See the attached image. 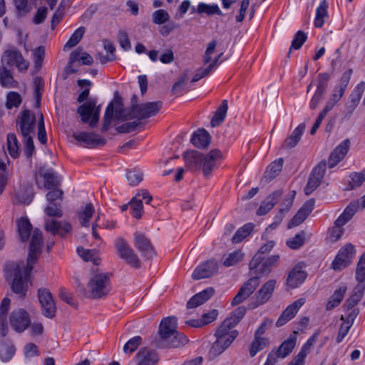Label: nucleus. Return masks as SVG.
Segmentation results:
<instances>
[{
	"label": "nucleus",
	"instance_id": "nucleus-40",
	"mask_svg": "<svg viewBox=\"0 0 365 365\" xmlns=\"http://www.w3.org/2000/svg\"><path fill=\"white\" fill-rule=\"evenodd\" d=\"M197 11L199 14H206L208 16L219 15L222 16L223 13L220 9L217 4H207L205 3H200L195 10L192 8V13Z\"/></svg>",
	"mask_w": 365,
	"mask_h": 365
},
{
	"label": "nucleus",
	"instance_id": "nucleus-52",
	"mask_svg": "<svg viewBox=\"0 0 365 365\" xmlns=\"http://www.w3.org/2000/svg\"><path fill=\"white\" fill-rule=\"evenodd\" d=\"M364 91L365 82L361 81L355 86L353 91L350 94L349 102L351 103L352 104L359 105Z\"/></svg>",
	"mask_w": 365,
	"mask_h": 365
},
{
	"label": "nucleus",
	"instance_id": "nucleus-17",
	"mask_svg": "<svg viewBox=\"0 0 365 365\" xmlns=\"http://www.w3.org/2000/svg\"><path fill=\"white\" fill-rule=\"evenodd\" d=\"M134 245L140 252L141 255L146 258H151L155 254L150 240L143 233L138 232L134 233Z\"/></svg>",
	"mask_w": 365,
	"mask_h": 365
},
{
	"label": "nucleus",
	"instance_id": "nucleus-4",
	"mask_svg": "<svg viewBox=\"0 0 365 365\" xmlns=\"http://www.w3.org/2000/svg\"><path fill=\"white\" fill-rule=\"evenodd\" d=\"M43 245V237L41 231L36 228L34 230L31 240L29 245V250L27 258V265L24 270V278L26 280L30 277L34 269V264L36 262Z\"/></svg>",
	"mask_w": 365,
	"mask_h": 365
},
{
	"label": "nucleus",
	"instance_id": "nucleus-23",
	"mask_svg": "<svg viewBox=\"0 0 365 365\" xmlns=\"http://www.w3.org/2000/svg\"><path fill=\"white\" fill-rule=\"evenodd\" d=\"M134 359L136 365H156L159 357L155 351L143 348L136 354Z\"/></svg>",
	"mask_w": 365,
	"mask_h": 365
},
{
	"label": "nucleus",
	"instance_id": "nucleus-61",
	"mask_svg": "<svg viewBox=\"0 0 365 365\" xmlns=\"http://www.w3.org/2000/svg\"><path fill=\"white\" fill-rule=\"evenodd\" d=\"M344 225H339L337 223V219L334 222V225L329 230V237L331 241L336 242L344 234V229L342 227Z\"/></svg>",
	"mask_w": 365,
	"mask_h": 365
},
{
	"label": "nucleus",
	"instance_id": "nucleus-35",
	"mask_svg": "<svg viewBox=\"0 0 365 365\" xmlns=\"http://www.w3.org/2000/svg\"><path fill=\"white\" fill-rule=\"evenodd\" d=\"M0 85L3 88H16L18 82L14 78L6 66H0Z\"/></svg>",
	"mask_w": 365,
	"mask_h": 365
},
{
	"label": "nucleus",
	"instance_id": "nucleus-50",
	"mask_svg": "<svg viewBox=\"0 0 365 365\" xmlns=\"http://www.w3.org/2000/svg\"><path fill=\"white\" fill-rule=\"evenodd\" d=\"M15 354V348L10 341H0V358L2 361L10 360Z\"/></svg>",
	"mask_w": 365,
	"mask_h": 365
},
{
	"label": "nucleus",
	"instance_id": "nucleus-14",
	"mask_svg": "<svg viewBox=\"0 0 365 365\" xmlns=\"http://www.w3.org/2000/svg\"><path fill=\"white\" fill-rule=\"evenodd\" d=\"M72 136L76 141L83 143V146L88 148H95L106 143L105 138L94 133H74Z\"/></svg>",
	"mask_w": 365,
	"mask_h": 365
},
{
	"label": "nucleus",
	"instance_id": "nucleus-59",
	"mask_svg": "<svg viewBox=\"0 0 365 365\" xmlns=\"http://www.w3.org/2000/svg\"><path fill=\"white\" fill-rule=\"evenodd\" d=\"M322 180V179L311 174L304 188L305 195H311L319 186Z\"/></svg>",
	"mask_w": 365,
	"mask_h": 365
},
{
	"label": "nucleus",
	"instance_id": "nucleus-58",
	"mask_svg": "<svg viewBox=\"0 0 365 365\" xmlns=\"http://www.w3.org/2000/svg\"><path fill=\"white\" fill-rule=\"evenodd\" d=\"M307 39V34L302 31H298L292 41L291 47L289 48V52L292 48L297 50L299 49L302 45L304 43V42Z\"/></svg>",
	"mask_w": 365,
	"mask_h": 365
},
{
	"label": "nucleus",
	"instance_id": "nucleus-1",
	"mask_svg": "<svg viewBox=\"0 0 365 365\" xmlns=\"http://www.w3.org/2000/svg\"><path fill=\"white\" fill-rule=\"evenodd\" d=\"M279 259V255H273L267 257H259L256 261H254L253 257L250 262L249 267L251 274H255L256 276L251 277L242 285L237 294L232 299V305H238L246 300L258 287L260 276L270 273L272 268L277 264Z\"/></svg>",
	"mask_w": 365,
	"mask_h": 365
},
{
	"label": "nucleus",
	"instance_id": "nucleus-5",
	"mask_svg": "<svg viewBox=\"0 0 365 365\" xmlns=\"http://www.w3.org/2000/svg\"><path fill=\"white\" fill-rule=\"evenodd\" d=\"M114 247L116 255L128 265L135 269L140 267L141 262L138 255L123 238H118Z\"/></svg>",
	"mask_w": 365,
	"mask_h": 365
},
{
	"label": "nucleus",
	"instance_id": "nucleus-29",
	"mask_svg": "<svg viewBox=\"0 0 365 365\" xmlns=\"http://www.w3.org/2000/svg\"><path fill=\"white\" fill-rule=\"evenodd\" d=\"M190 140L196 148L204 149L207 148L210 143V135L205 129L201 128L192 134Z\"/></svg>",
	"mask_w": 365,
	"mask_h": 365
},
{
	"label": "nucleus",
	"instance_id": "nucleus-48",
	"mask_svg": "<svg viewBox=\"0 0 365 365\" xmlns=\"http://www.w3.org/2000/svg\"><path fill=\"white\" fill-rule=\"evenodd\" d=\"M7 148L9 155L13 158H17L19 156V143L16 134L9 133L7 135Z\"/></svg>",
	"mask_w": 365,
	"mask_h": 365
},
{
	"label": "nucleus",
	"instance_id": "nucleus-43",
	"mask_svg": "<svg viewBox=\"0 0 365 365\" xmlns=\"http://www.w3.org/2000/svg\"><path fill=\"white\" fill-rule=\"evenodd\" d=\"M255 225L253 223L249 222L239 228L232 237V242L237 244L241 242L245 238L250 235L253 230Z\"/></svg>",
	"mask_w": 365,
	"mask_h": 365
},
{
	"label": "nucleus",
	"instance_id": "nucleus-15",
	"mask_svg": "<svg viewBox=\"0 0 365 365\" xmlns=\"http://www.w3.org/2000/svg\"><path fill=\"white\" fill-rule=\"evenodd\" d=\"M161 101L141 103L133 114V118L141 120L155 115L162 107Z\"/></svg>",
	"mask_w": 365,
	"mask_h": 365
},
{
	"label": "nucleus",
	"instance_id": "nucleus-10",
	"mask_svg": "<svg viewBox=\"0 0 365 365\" xmlns=\"http://www.w3.org/2000/svg\"><path fill=\"white\" fill-rule=\"evenodd\" d=\"M354 255V246L351 243L346 244L338 252V254L331 263V267L334 270H341L346 267L351 263Z\"/></svg>",
	"mask_w": 365,
	"mask_h": 365
},
{
	"label": "nucleus",
	"instance_id": "nucleus-22",
	"mask_svg": "<svg viewBox=\"0 0 365 365\" xmlns=\"http://www.w3.org/2000/svg\"><path fill=\"white\" fill-rule=\"evenodd\" d=\"M349 139H345L331 153L328 163L329 168H334L344 159L350 148Z\"/></svg>",
	"mask_w": 365,
	"mask_h": 365
},
{
	"label": "nucleus",
	"instance_id": "nucleus-34",
	"mask_svg": "<svg viewBox=\"0 0 365 365\" xmlns=\"http://www.w3.org/2000/svg\"><path fill=\"white\" fill-rule=\"evenodd\" d=\"M115 119L124 121L126 120L133 119V115L129 113V109H125L123 108V104L122 102V99L120 97L117 96V93L115 94Z\"/></svg>",
	"mask_w": 365,
	"mask_h": 365
},
{
	"label": "nucleus",
	"instance_id": "nucleus-21",
	"mask_svg": "<svg viewBox=\"0 0 365 365\" xmlns=\"http://www.w3.org/2000/svg\"><path fill=\"white\" fill-rule=\"evenodd\" d=\"M216 341L210 349V357L215 358L224 352L235 340V335H230L228 338L222 335H215Z\"/></svg>",
	"mask_w": 365,
	"mask_h": 365
},
{
	"label": "nucleus",
	"instance_id": "nucleus-9",
	"mask_svg": "<svg viewBox=\"0 0 365 365\" xmlns=\"http://www.w3.org/2000/svg\"><path fill=\"white\" fill-rule=\"evenodd\" d=\"M1 66L11 67L15 66L19 71L28 69L29 63L26 61L22 54L17 50H6L1 56Z\"/></svg>",
	"mask_w": 365,
	"mask_h": 365
},
{
	"label": "nucleus",
	"instance_id": "nucleus-19",
	"mask_svg": "<svg viewBox=\"0 0 365 365\" xmlns=\"http://www.w3.org/2000/svg\"><path fill=\"white\" fill-rule=\"evenodd\" d=\"M44 228L53 235H58L64 237L71 232L72 227L68 222H60L56 220L46 218Z\"/></svg>",
	"mask_w": 365,
	"mask_h": 365
},
{
	"label": "nucleus",
	"instance_id": "nucleus-63",
	"mask_svg": "<svg viewBox=\"0 0 365 365\" xmlns=\"http://www.w3.org/2000/svg\"><path fill=\"white\" fill-rule=\"evenodd\" d=\"M142 125L140 120L125 123L115 128L116 130L120 133H128L136 130L138 126Z\"/></svg>",
	"mask_w": 365,
	"mask_h": 365
},
{
	"label": "nucleus",
	"instance_id": "nucleus-18",
	"mask_svg": "<svg viewBox=\"0 0 365 365\" xmlns=\"http://www.w3.org/2000/svg\"><path fill=\"white\" fill-rule=\"evenodd\" d=\"M304 303L305 299L304 298H300L289 305L279 316L276 322V326L277 327H282L288 321L291 320L297 314L299 308L302 307Z\"/></svg>",
	"mask_w": 365,
	"mask_h": 365
},
{
	"label": "nucleus",
	"instance_id": "nucleus-42",
	"mask_svg": "<svg viewBox=\"0 0 365 365\" xmlns=\"http://www.w3.org/2000/svg\"><path fill=\"white\" fill-rule=\"evenodd\" d=\"M328 3L326 0L321 1L320 5L317 8L314 26L321 28L324 24V18L328 16Z\"/></svg>",
	"mask_w": 365,
	"mask_h": 365
},
{
	"label": "nucleus",
	"instance_id": "nucleus-64",
	"mask_svg": "<svg viewBox=\"0 0 365 365\" xmlns=\"http://www.w3.org/2000/svg\"><path fill=\"white\" fill-rule=\"evenodd\" d=\"M187 74L184 73L182 75L173 86L172 93L173 94H178L184 91L187 87Z\"/></svg>",
	"mask_w": 365,
	"mask_h": 365
},
{
	"label": "nucleus",
	"instance_id": "nucleus-16",
	"mask_svg": "<svg viewBox=\"0 0 365 365\" xmlns=\"http://www.w3.org/2000/svg\"><path fill=\"white\" fill-rule=\"evenodd\" d=\"M275 279H269L255 294L256 301L250 305V309H255L265 304L272 296L276 285Z\"/></svg>",
	"mask_w": 365,
	"mask_h": 365
},
{
	"label": "nucleus",
	"instance_id": "nucleus-46",
	"mask_svg": "<svg viewBox=\"0 0 365 365\" xmlns=\"http://www.w3.org/2000/svg\"><path fill=\"white\" fill-rule=\"evenodd\" d=\"M131 214L137 219L142 217L143 212V205L142 198H140V193H137L130 202Z\"/></svg>",
	"mask_w": 365,
	"mask_h": 365
},
{
	"label": "nucleus",
	"instance_id": "nucleus-27",
	"mask_svg": "<svg viewBox=\"0 0 365 365\" xmlns=\"http://www.w3.org/2000/svg\"><path fill=\"white\" fill-rule=\"evenodd\" d=\"M178 320L175 317H167L162 319L159 325L158 339L167 337L170 334L177 331Z\"/></svg>",
	"mask_w": 365,
	"mask_h": 365
},
{
	"label": "nucleus",
	"instance_id": "nucleus-49",
	"mask_svg": "<svg viewBox=\"0 0 365 365\" xmlns=\"http://www.w3.org/2000/svg\"><path fill=\"white\" fill-rule=\"evenodd\" d=\"M244 253L240 250H237L234 252L230 253L227 256H224L222 258V264L225 267H231L234 266L244 258Z\"/></svg>",
	"mask_w": 365,
	"mask_h": 365
},
{
	"label": "nucleus",
	"instance_id": "nucleus-51",
	"mask_svg": "<svg viewBox=\"0 0 365 365\" xmlns=\"http://www.w3.org/2000/svg\"><path fill=\"white\" fill-rule=\"evenodd\" d=\"M305 236V232L301 231L294 237L287 240L286 245L292 250H298L304 244Z\"/></svg>",
	"mask_w": 365,
	"mask_h": 365
},
{
	"label": "nucleus",
	"instance_id": "nucleus-37",
	"mask_svg": "<svg viewBox=\"0 0 365 365\" xmlns=\"http://www.w3.org/2000/svg\"><path fill=\"white\" fill-rule=\"evenodd\" d=\"M18 232L22 242H26L30 237L32 225L28 218L21 217L17 221Z\"/></svg>",
	"mask_w": 365,
	"mask_h": 365
},
{
	"label": "nucleus",
	"instance_id": "nucleus-12",
	"mask_svg": "<svg viewBox=\"0 0 365 365\" xmlns=\"http://www.w3.org/2000/svg\"><path fill=\"white\" fill-rule=\"evenodd\" d=\"M31 324L29 313L23 309L14 310L10 314V324L17 332L26 330Z\"/></svg>",
	"mask_w": 365,
	"mask_h": 365
},
{
	"label": "nucleus",
	"instance_id": "nucleus-30",
	"mask_svg": "<svg viewBox=\"0 0 365 365\" xmlns=\"http://www.w3.org/2000/svg\"><path fill=\"white\" fill-rule=\"evenodd\" d=\"M305 129L304 123L299 124L283 142L282 148L284 149H291L294 148L301 139Z\"/></svg>",
	"mask_w": 365,
	"mask_h": 365
},
{
	"label": "nucleus",
	"instance_id": "nucleus-38",
	"mask_svg": "<svg viewBox=\"0 0 365 365\" xmlns=\"http://www.w3.org/2000/svg\"><path fill=\"white\" fill-rule=\"evenodd\" d=\"M346 289L347 287L346 286H341L339 289L334 291L333 295L329 298L326 305L327 310H331L339 305L344 298Z\"/></svg>",
	"mask_w": 365,
	"mask_h": 365
},
{
	"label": "nucleus",
	"instance_id": "nucleus-11",
	"mask_svg": "<svg viewBox=\"0 0 365 365\" xmlns=\"http://www.w3.org/2000/svg\"><path fill=\"white\" fill-rule=\"evenodd\" d=\"M188 342L187 337L181 332L175 331L167 337L155 340V346L158 349L179 348Z\"/></svg>",
	"mask_w": 365,
	"mask_h": 365
},
{
	"label": "nucleus",
	"instance_id": "nucleus-7",
	"mask_svg": "<svg viewBox=\"0 0 365 365\" xmlns=\"http://www.w3.org/2000/svg\"><path fill=\"white\" fill-rule=\"evenodd\" d=\"M36 123V115L28 109L23 110L16 119L17 130L23 137L31 135L34 133Z\"/></svg>",
	"mask_w": 365,
	"mask_h": 365
},
{
	"label": "nucleus",
	"instance_id": "nucleus-62",
	"mask_svg": "<svg viewBox=\"0 0 365 365\" xmlns=\"http://www.w3.org/2000/svg\"><path fill=\"white\" fill-rule=\"evenodd\" d=\"M126 177L129 185L135 186L143 180V174L140 170H133L128 171Z\"/></svg>",
	"mask_w": 365,
	"mask_h": 365
},
{
	"label": "nucleus",
	"instance_id": "nucleus-39",
	"mask_svg": "<svg viewBox=\"0 0 365 365\" xmlns=\"http://www.w3.org/2000/svg\"><path fill=\"white\" fill-rule=\"evenodd\" d=\"M231 319H227V318L222 322L220 326L217 329L215 335H222L228 338L230 335H235V339L238 336V331L235 329H232L235 324H233Z\"/></svg>",
	"mask_w": 365,
	"mask_h": 365
},
{
	"label": "nucleus",
	"instance_id": "nucleus-6",
	"mask_svg": "<svg viewBox=\"0 0 365 365\" xmlns=\"http://www.w3.org/2000/svg\"><path fill=\"white\" fill-rule=\"evenodd\" d=\"M77 113L80 115L83 123H89L90 128H95L100 118L101 107H96L95 101H89L77 108Z\"/></svg>",
	"mask_w": 365,
	"mask_h": 365
},
{
	"label": "nucleus",
	"instance_id": "nucleus-31",
	"mask_svg": "<svg viewBox=\"0 0 365 365\" xmlns=\"http://www.w3.org/2000/svg\"><path fill=\"white\" fill-rule=\"evenodd\" d=\"M359 208V201H351L344 209V212L337 218V223L341 225L346 224L354 215Z\"/></svg>",
	"mask_w": 365,
	"mask_h": 365
},
{
	"label": "nucleus",
	"instance_id": "nucleus-8",
	"mask_svg": "<svg viewBox=\"0 0 365 365\" xmlns=\"http://www.w3.org/2000/svg\"><path fill=\"white\" fill-rule=\"evenodd\" d=\"M37 295L42 314L48 319L53 318L56 315V307L51 292L46 288H39L37 290Z\"/></svg>",
	"mask_w": 365,
	"mask_h": 365
},
{
	"label": "nucleus",
	"instance_id": "nucleus-47",
	"mask_svg": "<svg viewBox=\"0 0 365 365\" xmlns=\"http://www.w3.org/2000/svg\"><path fill=\"white\" fill-rule=\"evenodd\" d=\"M94 207L91 203L86 204L82 211L78 212V216L81 225L88 227L89 221L94 213Z\"/></svg>",
	"mask_w": 365,
	"mask_h": 365
},
{
	"label": "nucleus",
	"instance_id": "nucleus-20",
	"mask_svg": "<svg viewBox=\"0 0 365 365\" xmlns=\"http://www.w3.org/2000/svg\"><path fill=\"white\" fill-rule=\"evenodd\" d=\"M314 207V200L311 199L304 203L302 207L298 210L296 215L292 218L288 224V228L291 229L294 227L299 225L302 223Z\"/></svg>",
	"mask_w": 365,
	"mask_h": 365
},
{
	"label": "nucleus",
	"instance_id": "nucleus-45",
	"mask_svg": "<svg viewBox=\"0 0 365 365\" xmlns=\"http://www.w3.org/2000/svg\"><path fill=\"white\" fill-rule=\"evenodd\" d=\"M282 158H279L273 161L266 170L264 175V178L266 179V180H271L274 178L282 170Z\"/></svg>",
	"mask_w": 365,
	"mask_h": 365
},
{
	"label": "nucleus",
	"instance_id": "nucleus-33",
	"mask_svg": "<svg viewBox=\"0 0 365 365\" xmlns=\"http://www.w3.org/2000/svg\"><path fill=\"white\" fill-rule=\"evenodd\" d=\"M297 332H294L285 339L276 350L281 358L287 357L294 349L297 344Z\"/></svg>",
	"mask_w": 365,
	"mask_h": 365
},
{
	"label": "nucleus",
	"instance_id": "nucleus-36",
	"mask_svg": "<svg viewBox=\"0 0 365 365\" xmlns=\"http://www.w3.org/2000/svg\"><path fill=\"white\" fill-rule=\"evenodd\" d=\"M228 110V102L227 100H223L222 104L217 108L213 117L210 120L212 127L220 125L225 120Z\"/></svg>",
	"mask_w": 365,
	"mask_h": 365
},
{
	"label": "nucleus",
	"instance_id": "nucleus-24",
	"mask_svg": "<svg viewBox=\"0 0 365 365\" xmlns=\"http://www.w3.org/2000/svg\"><path fill=\"white\" fill-rule=\"evenodd\" d=\"M307 277V272L302 270V267L299 264H297L289 272L287 285L290 289H295L304 282Z\"/></svg>",
	"mask_w": 365,
	"mask_h": 365
},
{
	"label": "nucleus",
	"instance_id": "nucleus-32",
	"mask_svg": "<svg viewBox=\"0 0 365 365\" xmlns=\"http://www.w3.org/2000/svg\"><path fill=\"white\" fill-rule=\"evenodd\" d=\"M365 291V282L359 283L353 290L352 295L346 299L345 306L347 310L353 309L361 299Z\"/></svg>",
	"mask_w": 365,
	"mask_h": 365
},
{
	"label": "nucleus",
	"instance_id": "nucleus-2",
	"mask_svg": "<svg viewBox=\"0 0 365 365\" xmlns=\"http://www.w3.org/2000/svg\"><path fill=\"white\" fill-rule=\"evenodd\" d=\"M187 166L193 170H202L205 177L211 175L217 162L222 158V152L219 149L211 150L208 153L204 154L197 150L184 153Z\"/></svg>",
	"mask_w": 365,
	"mask_h": 365
},
{
	"label": "nucleus",
	"instance_id": "nucleus-56",
	"mask_svg": "<svg viewBox=\"0 0 365 365\" xmlns=\"http://www.w3.org/2000/svg\"><path fill=\"white\" fill-rule=\"evenodd\" d=\"M169 19L168 12L164 9H158L152 14V21L155 24H163L168 21Z\"/></svg>",
	"mask_w": 365,
	"mask_h": 365
},
{
	"label": "nucleus",
	"instance_id": "nucleus-28",
	"mask_svg": "<svg viewBox=\"0 0 365 365\" xmlns=\"http://www.w3.org/2000/svg\"><path fill=\"white\" fill-rule=\"evenodd\" d=\"M215 290L212 287H208L202 292L192 297L187 303V309H193L206 302L214 294Z\"/></svg>",
	"mask_w": 365,
	"mask_h": 365
},
{
	"label": "nucleus",
	"instance_id": "nucleus-13",
	"mask_svg": "<svg viewBox=\"0 0 365 365\" xmlns=\"http://www.w3.org/2000/svg\"><path fill=\"white\" fill-rule=\"evenodd\" d=\"M218 262L215 259L207 260L199 264L193 271L192 278L199 280L210 278L217 274L218 271Z\"/></svg>",
	"mask_w": 365,
	"mask_h": 365
},
{
	"label": "nucleus",
	"instance_id": "nucleus-3",
	"mask_svg": "<svg viewBox=\"0 0 365 365\" xmlns=\"http://www.w3.org/2000/svg\"><path fill=\"white\" fill-rule=\"evenodd\" d=\"M110 274L106 272L95 274L88 282V291L79 287L78 291L86 297L100 299L106 296L111 289Z\"/></svg>",
	"mask_w": 365,
	"mask_h": 365
},
{
	"label": "nucleus",
	"instance_id": "nucleus-25",
	"mask_svg": "<svg viewBox=\"0 0 365 365\" xmlns=\"http://www.w3.org/2000/svg\"><path fill=\"white\" fill-rule=\"evenodd\" d=\"M14 276L11 284L12 291L21 297H25L27 291V280L23 278L22 271L19 266H16L14 269Z\"/></svg>",
	"mask_w": 365,
	"mask_h": 365
},
{
	"label": "nucleus",
	"instance_id": "nucleus-60",
	"mask_svg": "<svg viewBox=\"0 0 365 365\" xmlns=\"http://www.w3.org/2000/svg\"><path fill=\"white\" fill-rule=\"evenodd\" d=\"M356 279L359 283L365 282V252L359 260L356 270Z\"/></svg>",
	"mask_w": 365,
	"mask_h": 365
},
{
	"label": "nucleus",
	"instance_id": "nucleus-54",
	"mask_svg": "<svg viewBox=\"0 0 365 365\" xmlns=\"http://www.w3.org/2000/svg\"><path fill=\"white\" fill-rule=\"evenodd\" d=\"M44 212L48 217H61L63 214L61 202L48 203Z\"/></svg>",
	"mask_w": 365,
	"mask_h": 365
},
{
	"label": "nucleus",
	"instance_id": "nucleus-55",
	"mask_svg": "<svg viewBox=\"0 0 365 365\" xmlns=\"http://www.w3.org/2000/svg\"><path fill=\"white\" fill-rule=\"evenodd\" d=\"M21 103V97L19 93L15 91L8 93L6 96V107L11 109L14 107H19Z\"/></svg>",
	"mask_w": 365,
	"mask_h": 365
},
{
	"label": "nucleus",
	"instance_id": "nucleus-57",
	"mask_svg": "<svg viewBox=\"0 0 365 365\" xmlns=\"http://www.w3.org/2000/svg\"><path fill=\"white\" fill-rule=\"evenodd\" d=\"M142 343V338L140 336H135L129 339L123 346L125 354H131L134 352Z\"/></svg>",
	"mask_w": 365,
	"mask_h": 365
},
{
	"label": "nucleus",
	"instance_id": "nucleus-44",
	"mask_svg": "<svg viewBox=\"0 0 365 365\" xmlns=\"http://www.w3.org/2000/svg\"><path fill=\"white\" fill-rule=\"evenodd\" d=\"M269 344V339L267 337H254L250 348V356L254 357L259 351L264 349Z\"/></svg>",
	"mask_w": 365,
	"mask_h": 365
},
{
	"label": "nucleus",
	"instance_id": "nucleus-41",
	"mask_svg": "<svg viewBox=\"0 0 365 365\" xmlns=\"http://www.w3.org/2000/svg\"><path fill=\"white\" fill-rule=\"evenodd\" d=\"M44 179V186L48 190L57 188L60 185V179L56 172L52 169H48L43 174Z\"/></svg>",
	"mask_w": 365,
	"mask_h": 365
},
{
	"label": "nucleus",
	"instance_id": "nucleus-26",
	"mask_svg": "<svg viewBox=\"0 0 365 365\" xmlns=\"http://www.w3.org/2000/svg\"><path fill=\"white\" fill-rule=\"evenodd\" d=\"M282 194V190H277L271 193L262 202L259 207L257 210L256 214L260 216L269 212L278 202Z\"/></svg>",
	"mask_w": 365,
	"mask_h": 365
},
{
	"label": "nucleus",
	"instance_id": "nucleus-53",
	"mask_svg": "<svg viewBox=\"0 0 365 365\" xmlns=\"http://www.w3.org/2000/svg\"><path fill=\"white\" fill-rule=\"evenodd\" d=\"M85 30L86 29L83 26H81L78 29H77L65 44L64 50H66V48H71L76 46L83 36Z\"/></svg>",
	"mask_w": 365,
	"mask_h": 365
}]
</instances>
